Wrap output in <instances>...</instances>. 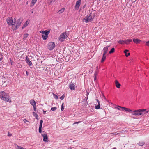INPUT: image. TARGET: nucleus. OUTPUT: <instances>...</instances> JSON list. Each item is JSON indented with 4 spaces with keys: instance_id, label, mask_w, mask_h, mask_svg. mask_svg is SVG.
<instances>
[{
    "instance_id": "obj_1",
    "label": "nucleus",
    "mask_w": 149,
    "mask_h": 149,
    "mask_svg": "<svg viewBox=\"0 0 149 149\" xmlns=\"http://www.w3.org/2000/svg\"><path fill=\"white\" fill-rule=\"evenodd\" d=\"M0 98L4 101L10 103L11 102L9 93L4 91L0 92Z\"/></svg>"
},
{
    "instance_id": "obj_2",
    "label": "nucleus",
    "mask_w": 149,
    "mask_h": 149,
    "mask_svg": "<svg viewBox=\"0 0 149 149\" xmlns=\"http://www.w3.org/2000/svg\"><path fill=\"white\" fill-rule=\"evenodd\" d=\"M7 24L10 25H13L15 24L16 19L14 18L13 20L12 17H9L6 19Z\"/></svg>"
},
{
    "instance_id": "obj_3",
    "label": "nucleus",
    "mask_w": 149,
    "mask_h": 149,
    "mask_svg": "<svg viewBox=\"0 0 149 149\" xmlns=\"http://www.w3.org/2000/svg\"><path fill=\"white\" fill-rule=\"evenodd\" d=\"M144 111V110L139 109L132 111V115L140 116L143 114V112Z\"/></svg>"
},
{
    "instance_id": "obj_4",
    "label": "nucleus",
    "mask_w": 149,
    "mask_h": 149,
    "mask_svg": "<svg viewBox=\"0 0 149 149\" xmlns=\"http://www.w3.org/2000/svg\"><path fill=\"white\" fill-rule=\"evenodd\" d=\"M91 14L92 13H91L89 16H87L84 18L83 21H84L86 23L91 22L93 19V17H92L91 16Z\"/></svg>"
},
{
    "instance_id": "obj_5",
    "label": "nucleus",
    "mask_w": 149,
    "mask_h": 149,
    "mask_svg": "<svg viewBox=\"0 0 149 149\" xmlns=\"http://www.w3.org/2000/svg\"><path fill=\"white\" fill-rule=\"evenodd\" d=\"M67 37V36L66 35V33H62L60 36L59 38V40L61 42H63L64 41L65 38Z\"/></svg>"
},
{
    "instance_id": "obj_6",
    "label": "nucleus",
    "mask_w": 149,
    "mask_h": 149,
    "mask_svg": "<svg viewBox=\"0 0 149 149\" xmlns=\"http://www.w3.org/2000/svg\"><path fill=\"white\" fill-rule=\"evenodd\" d=\"M55 46L54 43L52 42H51L48 43L47 47L50 50H52Z\"/></svg>"
},
{
    "instance_id": "obj_7",
    "label": "nucleus",
    "mask_w": 149,
    "mask_h": 149,
    "mask_svg": "<svg viewBox=\"0 0 149 149\" xmlns=\"http://www.w3.org/2000/svg\"><path fill=\"white\" fill-rule=\"evenodd\" d=\"M41 135L43 138V141L45 142H48L47 135L46 133L44 131H43Z\"/></svg>"
},
{
    "instance_id": "obj_8",
    "label": "nucleus",
    "mask_w": 149,
    "mask_h": 149,
    "mask_svg": "<svg viewBox=\"0 0 149 149\" xmlns=\"http://www.w3.org/2000/svg\"><path fill=\"white\" fill-rule=\"evenodd\" d=\"M22 22V21L21 20L20 18H19L18 20H17L16 26V28H18L21 25Z\"/></svg>"
},
{
    "instance_id": "obj_9",
    "label": "nucleus",
    "mask_w": 149,
    "mask_h": 149,
    "mask_svg": "<svg viewBox=\"0 0 149 149\" xmlns=\"http://www.w3.org/2000/svg\"><path fill=\"white\" fill-rule=\"evenodd\" d=\"M25 61L26 63H27L30 66H31L32 65L31 62L30 61L27 56H26Z\"/></svg>"
},
{
    "instance_id": "obj_10",
    "label": "nucleus",
    "mask_w": 149,
    "mask_h": 149,
    "mask_svg": "<svg viewBox=\"0 0 149 149\" xmlns=\"http://www.w3.org/2000/svg\"><path fill=\"white\" fill-rule=\"evenodd\" d=\"M119 107L121 108L122 109V111L124 110L126 111H127L129 112H131L132 111L130 109H128L127 108L122 107L121 106H119Z\"/></svg>"
},
{
    "instance_id": "obj_11",
    "label": "nucleus",
    "mask_w": 149,
    "mask_h": 149,
    "mask_svg": "<svg viewBox=\"0 0 149 149\" xmlns=\"http://www.w3.org/2000/svg\"><path fill=\"white\" fill-rule=\"evenodd\" d=\"M69 87L70 88V89L72 90H74L75 89V85L73 83H71L69 85Z\"/></svg>"
},
{
    "instance_id": "obj_12",
    "label": "nucleus",
    "mask_w": 149,
    "mask_h": 149,
    "mask_svg": "<svg viewBox=\"0 0 149 149\" xmlns=\"http://www.w3.org/2000/svg\"><path fill=\"white\" fill-rule=\"evenodd\" d=\"M96 100L98 102V104L96 105L95 104V109H99L100 108V101H99V100H98V99H96Z\"/></svg>"
},
{
    "instance_id": "obj_13",
    "label": "nucleus",
    "mask_w": 149,
    "mask_h": 149,
    "mask_svg": "<svg viewBox=\"0 0 149 149\" xmlns=\"http://www.w3.org/2000/svg\"><path fill=\"white\" fill-rule=\"evenodd\" d=\"M109 47V46H106V47H105L103 49V54H106L107 51L108 50V47Z\"/></svg>"
},
{
    "instance_id": "obj_14",
    "label": "nucleus",
    "mask_w": 149,
    "mask_h": 149,
    "mask_svg": "<svg viewBox=\"0 0 149 149\" xmlns=\"http://www.w3.org/2000/svg\"><path fill=\"white\" fill-rule=\"evenodd\" d=\"M115 83L116 87L118 88H119L121 84L119 83L117 80L115 81Z\"/></svg>"
},
{
    "instance_id": "obj_15",
    "label": "nucleus",
    "mask_w": 149,
    "mask_h": 149,
    "mask_svg": "<svg viewBox=\"0 0 149 149\" xmlns=\"http://www.w3.org/2000/svg\"><path fill=\"white\" fill-rule=\"evenodd\" d=\"M81 0H78L76 2L75 6L76 8H79L80 5Z\"/></svg>"
},
{
    "instance_id": "obj_16",
    "label": "nucleus",
    "mask_w": 149,
    "mask_h": 149,
    "mask_svg": "<svg viewBox=\"0 0 149 149\" xmlns=\"http://www.w3.org/2000/svg\"><path fill=\"white\" fill-rule=\"evenodd\" d=\"M133 41L134 43L136 44L139 43L141 42V40L138 39H133Z\"/></svg>"
},
{
    "instance_id": "obj_17",
    "label": "nucleus",
    "mask_w": 149,
    "mask_h": 149,
    "mask_svg": "<svg viewBox=\"0 0 149 149\" xmlns=\"http://www.w3.org/2000/svg\"><path fill=\"white\" fill-rule=\"evenodd\" d=\"M132 41L131 39H128L127 40H124L125 44H128Z\"/></svg>"
},
{
    "instance_id": "obj_18",
    "label": "nucleus",
    "mask_w": 149,
    "mask_h": 149,
    "mask_svg": "<svg viewBox=\"0 0 149 149\" xmlns=\"http://www.w3.org/2000/svg\"><path fill=\"white\" fill-rule=\"evenodd\" d=\"M30 102L31 105L33 106L36 105L35 101L33 100H31Z\"/></svg>"
},
{
    "instance_id": "obj_19",
    "label": "nucleus",
    "mask_w": 149,
    "mask_h": 149,
    "mask_svg": "<svg viewBox=\"0 0 149 149\" xmlns=\"http://www.w3.org/2000/svg\"><path fill=\"white\" fill-rule=\"evenodd\" d=\"M37 1V0H32L30 6L31 7H32L33 6L36 2Z\"/></svg>"
},
{
    "instance_id": "obj_20",
    "label": "nucleus",
    "mask_w": 149,
    "mask_h": 149,
    "mask_svg": "<svg viewBox=\"0 0 149 149\" xmlns=\"http://www.w3.org/2000/svg\"><path fill=\"white\" fill-rule=\"evenodd\" d=\"M29 24V22L28 21H26L24 24V25L22 27V28H24L27 26Z\"/></svg>"
},
{
    "instance_id": "obj_21",
    "label": "nucleus",
    "mask_w": 149,
    "mask_h": 149,
    "mask_svg": "<svg viewBox=\"0 0 149 149\" xmlns=\"http://www.w3.org/2000/svg\"><path fill=\"white\" fill-rule=\"evenodd\" d=\"M105 55L106 54L104 55V54H103V56L101 61V62L102 63L105 60L106 58V56Z\"/></svg>"
},
{
    "instance_id": "obj_22",
    "label": "nucleus",
    "mask_w": 149,
    "mask_h": 149,
    "mask_svg": "<svg viewBox=\"0 0 149 149\" xmlns=\"http://www.w3.org/2000/svg\"><path fill=\"white\" fill-rule=\"evenodd\" d=\"M65 8H61V10H59L58 12L57 13H59V14L61 13H63V12H64V11L65 10Z\"/></svg>"
},
{
    "instance_id": "obj_23",
    "label": "nucleus",
    "mask_w": 149,
    "mask_h": 149,
    "mask_svg": "<svg viewBox=\"0 0 149 149\" xmlns=\"http://www.w3.org/2000/svg\"><path fill=\"white\" fill-rule=\"evenodd\" d=\"M128 51V50L126 49L124 51V52L125 53V56L126 57H127L128 56H129L130 54V53H128L127 54V52Z\"/></svg>"
},
{
    "instance_id": "obj_24",
    "label": "nucleus",
    "mask_w": 149,
    "mask_h": 149,
    "mask_svg": "<svg viewBox=\"0 0 149 149\" xmlns=\"http://www.w3.org/2000/svg\"><path fill=\"white\" fill-rule=\"evenodd\" d=\"M124 40H120L118 42V43L121 44H125Z\"/></svg>"
},
{
    "instance_id": "obj_25",
    "label": "nucleus",
    "mask_w": 149,
    "mask_h": 149,
    "mask_svg": "<svg viewBox=\"0 0 149 149\" xmlns=\"http://www.w3.org/2000/svg\"><path fill=\"white\" fill-rule=\"evenodd\" d=\"M3 58V55L2 53L0 52V61H1Z\"/></svg>"
},
{
    "instance_id": "obj_26",
    "label": "nucleus",
    "mask_w": 149,
    "mask_h": 149,
    "mask_svg": "<svg viewBox=\"0 0 149 149\" xmlns=\"http://www.w3.org/2000/svg\"><path fill=\"white\" fill-rule=\"evenodd\" d=\"M44 34L45 35L48 36V34L49 33L50 31H49L45 30L44 31Z\"/></svg>"
},
{
    "instance_id": "obj_27",
    "label": "nucleus",
    "mask_w": 149,
    "mask_h": 149,
    "mask_svg": "<svg viewBox=\"0 0 149 149\" xmlns=\"http://www.w3.org/2000/svg\"><path fill=\"white\" fill-rule=\"evenodd\" d=\"M42 36L43 38V39L44 40H46L48 37V36L45 35H42Z\"/></svg>"
},
{
    "instance_id": "obj_28",
    "label": "nucleus",
    "mask_w": 149,
    "mask_h": 149,
    "mask_svg": "<svg viewBox=\"0 0 149 149\" xmlns=\"http://www.w3.org/2000/svg\"><path fill=\"white\" fill-rule=\"evenodd\" d=\"M16 149H24V148L23 147L21 146H19L17 145H16Z\"/></svg>"
},
{
    "instance_id": "obj_29",
    "label": "nucleus",
    "mask_w": 149,
    "mask_h": 149,
    "mask_svg": "<svg viewBox=\"0 0 149 149\" xmlns=\"http://www.w3.org/2000/svg\"><path fill=\"white\" fill-rule=\"evenodd\" d=\"M115 51V49L114 48H112L111 49V50L109 52V53L111 54L113 53Z\"/></svg>"
},
{
    "instance_id": "obj_30",
    "label": "nucleus",
    "mask_w": 149,
    "mask_h": 149,
    "mask_svg": "<svg viewBox=\"0 0 149 149\" xmlns=\"http://www.w3.org/2000/svg\"><path fill=\"white\" fill-rule=\"evenodd\" d=\"M33 114L35 117L36 119H38V115L37 113L34 112H33Z\"/></svg>"
},
{
    "instance_id": "obj_31",
    "label": "nucleus",
    "mask_w": 149,
    "mask_h": 149,
    "mask_svg": "<svg viewBox=\"0 0 149 149\" xmlns=\"http://www.w3.org/2000/svg\"><path fill=\"white\" fill-rule=\"evenodd\" d=\"M54 97L56 99H57L58 98V96L57 95H55L54 93H53Z\"/></svg>"
},
{
    "instance_id": "obj_32",
    "label": "nucleus",
    "mask_w": 149,
    "mask_h": 149,
    "mask_svg": "<svg viewBox=\"0 0 149 149\" xmlns=\"http://www.w3.org/2000/svg\"><path fill=\"white\" fill-rule=\"evenodd\" d=\"M42 126H39V133H41L42 132Z\"/></svg>"
},
{
    "instance_id": "obj_33",
    "label": "nucleus",
    "mask_w": 149,
    "mask_h": 149,
    "mask_svg": "<svg viewBox=\"0 0 149 149\" xmlns=\"http://www.w3.org/2000/svg\"><path fill=\"white\" fill-rule=\"evenodd\" d=\"M113 134V135H118L119 134V133H118V132H114L112 133H111V134Z\"/></svg>"
},
{
    "instance_id": "obj_34",
    "label": "nucleus",
    "mask_w": 149,
    "mask_h": 149,
    "mask_svg": "<svg viewBox=\"0 0 149 149\" xmlns=\"http://www.w3.org/2000/svg\"><path fill=\"white\" fill-rule=\"evenodd\" d=\"M63 104L64 103L63 102V103L61 107V109L62 111H63V110L64 109V107H63Z\"/></svg>"
},
{
    "instance_id": "obj_35",
    "label": "nucleus",
    "mask_w": 149,
    "mask_h": 149,
    "mask_svg": "<svg viewBox=\"0 0 149 149\" xmlns=\"http://www.w3.org/2000/svg\"><path fill=\"white\" fill-rule=\"evenodd\" d=\"M98 72L97 71H96L94 74V77H97L98 75Z\"/></svg>"
},
{
    "instance_id": "obj_36",
    "label": "nucleus",
    "mask_w": 149,
    "mask_h": 149,
    "mask_svg": "<svg viewBox=\"0 0 149 149\" xmlns=\"http://www.w3.org/2000/svg\"><path fill=\"white\" fill-rule=\"evenodd\" d=\"M57 109L56 107H52L51 108V110L52 111H55Z\"/></svg>"
},
{
    "instance_id": "obj_37",
    "label": "nucleus",
    "mask_w": 149,
    "mask_h": 149,
    "mask_svg": "<svg viewBox=\"0 0 149 149\" xmlns=\"http://www.w3.org/2000/svg\"><path fill=\"white\" fill-rule=\"evenodd\" d=\"M43 120H40L39 126H42V123H43Z\"/></svg>"
},
{
    "instance_id": "obj_38",
    "label": "nucleus",
    "mask_w": 149,
    "mask_h": 149,
    "mask_svg": "<svg viewBox=\"0 0 149 149\" xmlns=\"http://www.w3.org/2000/svg\"><path fill=\"white\" fill-rule=\"evenodd\" d=\"M119 106H118V107H115V108L118 110H120V111H122V109H121V108L120 107H119Z\"/></svg>"
},
{
    "instance_id": "obj_39",
    "label": "nucleus",
    "mask_w": 149,
    "mask_h": 149,
    "mask_svg": "<svg viewBox=\"0 0 149 149\" xmlns=\"http://www.w3.org/2000/svg\"><path fill=\"white\" fill-rule=\"evenodd\" d=\"M144 144V143L143 142H140L139 143V145L140 146H142Z\"/></svg>"
},
{
    "instance_id": "obj_40",
    "label": "nucleus",
    "mask_w": 149,
    "mask_h": 149,
    "mask_svg": "<svg viewBox=\"0 0 149 149\" xmlns=\"http://www.w3.org/2000/svg\"><path fill=\"white\" fill-rule=\"evenodd\" d=\"M65 97V95L64 94L62 96H61L60 97V99L61 100H63L64 99Z\"/></svg>"
},
{
    "instance_id": "obj_41",
    "label": "nucleus",
    "mask_w": 149,
    "mask_h": 149,
    "mask_svg": "<svg viewBox=\"0 0 149 149\" xmlns=\"http://www.w3.org/2000/svg\"><path fill=\"white\" fill-rule=\"evenodd\" d=\"M56 0H48V2L50 3L54 2Z\"/></svg>"
},
{
    "instance_id": "obj_42",
    "label": "nucleus",
    "mask_w": 149,
    "mask_h": 149,
    "mask_svg": "<svg viewBox=\"0 0 149 149\" xmlns=\"http://www.w3.org/2000/svg\"><path fill=\"white\" fill-rule=\"evenodd\" d=\"M28 36V34L27 33L24 34V38H26Z\"/></svg>"
},
{
    "instance_id": "obj_43",
    "label": "nucleus",
    "mask_w": 149,
    "mask_h": 149,
    "mask_svg": "<svg viewBox=\"0 0 149 149\" xmlns=\"http://www.w3.org/2000/svg\"><path fill=\"white\" fill-rule=\"evenodd\" d=\"M146 45L149 46V41L146 42Z\"/></svg>"
},
{
    "instance_id": "obj_44",
    "label": "nucleus",
    "mask_w": 149,
    "mask_h": 149,
    "mask_svg": "<svg viewBox=\"0 0 149 149\" xmlns=\"http://www.w3.org/2000/svg\"><path fill=\"white\" fill-rule=\"evenodd\" d=\"M33 110L34 111H36V105L33 106Z\"/></svg>"
},
{
    "instance_id": "obj_45",
    "label": "nucleus",
    "mask_w": 149,
    "mask_h": 149,
    "mask_svg": "<svg viewBox=\"0 0 149 149\" xmlns=\"http://www.w3.org/2000/svg\"><path fill=\"white\" fill-rule=\"evenodd\" d=\"M81 122H80V121H78L77 122H75L73 124H78V123H80Z\"/></svg>"
},
{
    "instance_id": "obj_46",
    "label": "nucleus",
    "mask_w": 149,
    "mask_h": 149,
    "mask_svg": "<svg viewBox=\"0 0 149 149\" xmlns=\"http://www.w3.org/2000/svg\"><path fill=\"white\" fill-rule=\"evenodd\" d=\"M40 33H42L43 34V35L44 34V33L45 32L44 31H40Z\"/></svg>"
},
{
    "instance_id": "obj_47",
    "label": "nucleus",
    "mask_w": 149,
    "mask_h": 149,
    "mask_svg": "<svg viewBox=\"0 0 149 149\" xmlns=\"http://www.w3.org/2000/svg\"><path fill=\"white\" fill-rule=\"evenodd\" d=\"M8 136H12V134H9V132H8Z\"/></svg>"
},
{
    "instance_id": "obj_48",
    "label": "nucleus",
    "mask_w": 149,
    "mask_h": 149,
    "mask_svg": "<svg viewBox=\"0 0 149 149\" xmlns=\"http://www.w3.org/2000/svg\"><path fill=\"white\" fill-rule=\"evenodd\" d=\"M23 121L24 122H28V121L26 119H24V120H23Z\"/></svg>"
},
{
    "instance_id": "obj_49",
    "label": "nucleus",
    "mask_w": 149,
    "mask_h": 149,
    "mask_svg": "<svg viewBox=\"0 0 149 149\" xmlns=\"http://www.w3.org/2000/svg\"><path fill=\"white\" fill-rule=\"evenodd\" d=\"M26 74L28 76V75L29 74V73L27 71H26Z\"/></svg>"
},
{
    "instance_id": "obj_50",
    "label": "nucleus",
    "mask_w": 149,
    "mask_h": 149,
    "mask_svg": "<svg viewBox=\"0 0 149 149\" xmlns=\"http://www.w3.org/2000/svg\"><path fill=\"white\" fill-rule=\"evenodd\" d=\"M46 112V111H45L44 110L43 111V113L44 114H45V113Z\"/></svg>"
},
{
    "instance_id": "obj_51",
    "label": "nucleus",
    "mask_w": 149,
    "mask_h": 149,
    "mask_svg": "<svg viewBox=\"0 0 149 149\" xmlns=\"http://www.w3.org/2000/svg\"><path fill=\"white\" fill-rule=\"evenodd\" d=\"M88 95H89V93L87 92V94H86V96L87 97H88Z\"/></svg>"
},
{
    "instance_id": "obj_52",
    "label": "nucleus",
    "mask_w": 149,
    "mask_h": 149,
    "mask_svg": "<svg viewBox=\"0 0 149 149\" xmlns=\"http://www.w3.org/2000/svg\"><path fill=\"white\" fill-rule=\"evenodd\" d=\"M88 97L86 96V97H85V99H86V100L88 99Z\"/></svg>"
},
{
    "instance_id": "obj_53",
    "label": "nucleus",
    "mask_w": 149,
    "mask_h": 149,
    "mask_svg": "<svg viewBox=\"0 0 149 149\" xmlns=\"http://www.w3.org/2000/svg\"><path fill=\"white\" fill-rule=\"evenodd\" d=\"M96 77H94V80H96Z\"/></svg>"
},
{
    "instance_id": "obj_54",
    "label": "nucleus",
    "mask_w": 149,
    "mask_h": 149,
    "mask_svg": "<svg viewBox=\"0 0 149 149\" xmlns=\"http://www.w3.org/2000/svg\"><path fill=\"white\" fill-rule=\"evenodd\" d=\"M26 4H28V2H27V3H26Z\"/></svg>"
},
{
    "instance_id": "obj_55",
    "label": "nucleus",
    "mask_w": 149,
    "mask_h": 149,
    "mask_svg": "<svg viewBox=\"0 0 149 149\" xmlns=\"http://www.w3.org/2000/svg\"><path fill=\"white\" fill-rule=\"evenodd\" d=\"M113 149H116V148H113Z\"/></svg>"
}]
</instances>
